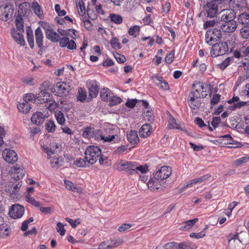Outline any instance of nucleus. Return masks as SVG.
I'll use <instances>...</instances> for the list:
<instances>
[{
	"label": "nucleus",
	"mask_w": 249,
	"mask_h": 249,
	"mask_svg": "<svg viewBox=\"0 0 249 249\" xmlns=\"http://www.w3.org/2000/svg\"><path fill=\"white\" fill-rule=\"evenodd\" d=\"M221 21L222 23H219L218 26L220 27L222 31L227 33H231L236 28V23L234 19L235 18V13L232 9H225L221 10L219 12ZM220 18V16H218Z\"/></svg>",
	"instance_id": "f257e3e1"
},
{
	"label": "nucleus",
	"mask_w": 249,
	"mask_h": 249,
	"mask_svg": "<svg viewBox=\"0 0 249 249\" xmlns=\"http://www.w3.org/2000/svg\"><path fill=\"white\" fill-rule=\"evenodd\" d=\"M101 150L99 146L95 145L88 146L85 151L87 159L92 165L94 164L101 156Z\"/></svg>",
	"instance_id": "f03ea898"
},
{
	"label": "nucleus",
	"mask_w": 249,
	"mask_h": 249,
	"mask_svg": "<svg viewBox=\"0 0 249 249\" xmlns=\"http://www.w3.org/2000/svg\"><path fill=\"white\" fill-rule=\"evenodd\" d=\"M113 168L119 171H126L130 174H134L133 168L135 167L134 161L125 160H118L113 165Z\"/></svg>",
	"instance_id": "7ed1b4c3"
},
{
	"label": "nucleus",
	"mask_w": 249,
	"mask_h": 249,
	"mask_svg": "<svg viewBox=\"0 0 249 249\" xmlns=\"http://www.w3.org/2000/svg\"><path fill=\"white\" fill-rule=\"evenodd\" d=\"M205 87L204 84L201 82L196 81L192 87V90L190 92L188 98L193 97V99L201 101V98L203 97V95L201 93L204 92Z\"/></svg>",
	"instance_id": "20e7f679"
},
{
	"label": "nucleus",
	"mask_w": 249,
	"mask_h": 249,
	"mask_svg": "<svg viewBox=\"0 0 249 249\" xmlns=\"http://www.w3.org/2000/svg\"><path fill=\"white\" fill-rule=\"evenodd\" d=\"M104 133L99 134L100 139L104 142H111L115 139L114 131L115 130L116 126L113 125L107 124L104 127Z\"/></svg>",
	"instance_id": "39448f33"
},
{
	"label": "nucleus",
	"mask_w": 249,
	"mask_h": 249,
	"mask_svg": "<svg viewBox=\"0 0 249 249\" xmlns=\"http://www.w3.org/2000/svg\"><path fill=\"white\" fill-rule=\"evenodd\" d=\"M228 51V47L226 42L215 43L212 46L211 55L215 57L225 54Z\"/></svg>",
	"instance_id": "423d86ee"
},
{
	"label": "nucleus",
	"mask_w": 249,
	"mask_h": 249,
	"mask_svg": "<svg viewBox=\"0 0 249 249\" xmlns=\"http://www.w3.org/2000/svg\"><path fill=\"white\" fill-rule=\"evenodd\" d=\"M87 86L89 90L87 101L89 102L97 96L99 92V86L98 83L95 80L88 81Z\"/></svg>",
	"instance_id": "0eeeda50"
},
{
	"label": "nucleus",
	"mask_w": 249,
	"mask_h": 249,
	"mask_svg": "<svg viewBox=\"0 0 249 249\" xmlns=\"http://www.w3.org/2000/svg\"><path fill=\"white\" fill-rule=\"evenodd\" d=\"M221 31L220 30H209L207 31L205 35L206 42L211 45L215 40L219 39L221 37Z\"/></svg>",
	"instance_id": "6e6552de"
},
{
	"label": "nucleus",
	"mask_w": 249,
	"mask_h": 249,
	"mask_svg": "<svg viewBox=\"0 0 249 249\" xmlns=\"http://www.w3.org/2000/svg\"><path fill=\"white\" fill-rule=\"evenodd\" d=\"M24 213V208L19 204L13 205L9 211V214L10 217L14 218H21Z\"/></svg>",
	"instance_id": "1a4fd4ad"
},
{
	"label": "nucleus",
	"mask_w": 249,
	"mask_h": 249,
	"mask_svg": "<svg viewBox=\"0 0 249 249\" xmlns=\"http://www.w3.org/2000/svg\"><path fill=\"white\" fill-rule=\"evenodd\" d=\"M13 8L11 5L4 4L0 6V18L4 21H7L9 18V16L13 13Z\"/></svg>",
	"instance_id": "9d476101"
},
{
	"label": "nucleus",
	"mask_w": 249,
	"mask_h": 249,
	"mask_svg": "<svg viewBox=\"0 0 249 249\" xmlns=\"http://www.w3.org/2000/svg\"><path fill=\"white\" fill-rule=\"evenodd\" d=\"M4 160L10 163H14L18 160V155L14 150L5 149L2 152Z\"/></svg>",
	"instance_id": "9b49d317"
},
{
	"label": "nucleus",
	"mask_w": 249,
	"mask_h": 249,
	"mask_svg": "<svg viewBox=\"0 0 249 249\" xmlns=\"http://www.w3.org/2000/svg\"><path fill=\"white\" fill-rule=\"evenodd\" d=\"M172 173V169L168 166H163L160 168L154 174L157 178H160V180L167 178Z\"/></svg>",
	"instance_id": "f8f14e48"
},
{
	"label": "nucleus",
	"mask_w": 249,
	"mask_h": 249,
	"mask_svg": "<svg viewBox=\"0 0 249 249\" xmlns=\"http://www.w3.org/2000/svg\"><path fill=\"white\" fill-rule=\"evenodd\" d=\"M205 9L208 17H214L219 11L216 1H211L207 3Z\"/></svg>",
	"instance_id": "ddd939ff"
},
{
	"label": "nucleus",
	"mask_w": 249,
	"mask_h": 249,
	"mask_svg": "<svg viewBox=\"0 0 249 249\" xmlns=\"http://www.w3.org/2000/svg\"><path fill=\"white\" fill-rule=\"evenodd\" d=\"M54 89L58 96H62L71 90V87L65 82H58L55 86Z\"/></svg>",
	"instance_id": "4468645a"
},
{
	"label": "nucleus",
	"mask_w": 249,
	"mask_h": 249,
	"mask_svg": "<svg viewBox=\"0 0 249 249\" xmlns=\"http://www.w3.org/2000/svg\"><path fill=\"white\" fill-rule=\"evenodd\" d=\"M11 177L14 180H17L23 178L25 174V170L23 167L17 165L11 168Z\"/></svg>",
	"instance_id": "2eb2a0df"
},
{
	"label": "nucleus",
	"mask_w": 249,
	"mask_h": 249,
	"mask_svg": "<svg viewBox=\"0 0 249 249\" xmlns=\"http://www.w3.org/2000/svg\"><path fill=\"white\" fill-rule=\"evenodd\" d=\"M160 179L157 178L154 174V177L149 179L147 183V185L149 189L152 191L159 190L161 186Z\"/></svg>",
	"instance_id": "dca6fc26"
},
{
	"label": "nucleus",
	"mask_w": 249,
	"mask_h": 249,
	"mask_svg": "<svg viewBox=\"0 0 249 249\" xmlns=\"http://www.w3.org/2000/svg\"><path fill=\"white\" fill-rule=\"evenodd\" d=\"M45 103V107L51 111H54L58 107V104L53 100L50 95V97L41 98L40 104Z\"/></svg>",
	"instance_id": "f3484780"
},
{
	"label": "nucleus",
	"mask_w": 249,
	"mask_h": 249,
	"mask_svg": "<svg viewBox=\"0 0 249 249\" xmlns=\"http://www.w3.org/2000/svg\"><path fill=\"white\" fill-rule=\"evenodd\" d=\"M59 45L61 47H66L69 50H74L76 48L75 42L73 40H71L67 37H63L59 38Z\"/></svg>",
	"instance_id": "a211bd4d"
},
{
	"label": "nucleus",
	"mask_w": 249,
	"mask_h": 249,
	"mask_svg": "<svg viewBox=\"0 0 249 249\" xmlns=\"http://www.w3.org/2000/svg\"><path fill=\"white\" fill-rule=\"evenodd\" d=\"M21 185V183L20 182L16 183H12V184L11 183H9L5 185L4 189L5 192H7L10 195H16L18 193Z\"/></svg>",
	"instance_id": "6ab92c4d"
},
{
	"label": "nucleus",
	"mask_w": 249,
	"mask_h": 249,
	"mask_svg": "<svg viewBox=\"0 0 249 249\" xmlns=\"http://www.w3.org/2000/svg\"><path fill=\"white\" fill-rule=\"evenodd\" d=\"M23 33V32H20L19 31L16 30L15 28H13L11 31L13 38L17 42V43L23 46L25 44V42L22 35Z\"/></svg>",
	"instance_id": "aec40b11"
},
{
	"label": "nucleus",
	"mask_w": 249,
	"mask_h": 249,
	"mask_svg": "<svg viewBox=\"0 0 249 249\" xmlns=\"http://www.w3.org/2000/svg\"><path fill=\"white\" fill-rule=\"evenodd\" d=\"M46 117H47V115H44L40 112H36L32 115L31 121L35 124L40 125L43 123Z\"/></svg>",
	"instance_id": "412c9836"
},
{
	"label": "nucleus",
	"mask_w": 249,
	"mask_h": 249,
	"mask_svg": "<svg viewBox=\"0 0 249 249\" xmlns=\"http://www.w3.org/2000/svg\"><path fill=\"white\" fill-rule=\"evenodd\" d=\"M18 15L22 17L29 14L30 12V4L27 2H22L21 3L18 8Z\"/></svg>",
	"instance_id": "4be33fe9"
},
{
	"label": "nucleus",
	"mask_w": 249,
	"mask_h": 249,
	"mask_svg": "<svg viewBox=\"0 0 249 249\" xmlns=\"http://www.w3.org/2000/svg\"><path fill=\"white\" fill-rule=\"evenodd\" d=\"M151 79L155 83L156 85L163 90H167L169 89L167 82L163 80V78L159 76H154L151 77Z\"/></svg>",
	"instance_id": "5701e85b"
},
{
	"label": "nucleus",
	"mask_w": 249,
	"mask_h": 249,
	"mask_svg": "<svg viewBox=\"0 0 249 249\" xmlns=\"http://www.w3.org/2000/svg\"><path fill=\"white\" fill-rule=\"evenodd\" d=\"M50 146V147H48L47 145L42 146L43 150L47 154L48 156H51L55 151L60 149V145L55 142H52Z\"/></svg>",
	"instance_id": "b1692460"
},
{
	"label": "nucleus",
	"mask_w": 249,
	"mask_h": 249,
	"mask_svg": "<svg viewBox=\"0 0 249 249\" xmlns=\"http://www.w3.org/2000/svg\"><path fill=\"white\" fill-rule=\"evenodd\" d=\"M36 41L37 46L41 48L43 45V34L41 29L38 27L35 30Z\"/></svg>",
	"instance_id": "393cba45"
},
{
	"label": "nucleus",
	"mask_w": 249,
	"mask_h": 249,
	"mask_svg": "<svg viewBox=\"0 0 249 249\" xmlns=\"http://www.w3.org/2000/svg\"><path fill=\"white\" fill-rule=\"evenodd\" d=\"M152 129L151 126L148 124L142 125L139 130L140 136L143 138L147 137L151 134Z\"/></svg>",
	"instance_id": "a878e982"
},
{
	"label": "nucleus",
	"mask_w": 249,
	"mask_h": 249,
	"mask_svg": "<svg viewBox=\"0 0 249 249\" xmlns=\"http://www.w3.org/2000/svg\"><path fill=\"white\" fill-rule=\"evenodd\" d=\"M9 234V230L5 224L3 217L0 216V237H4Z\"/></svg>",
	"instance_id": "bb28decb"
},
{
	"label": "nucleus",
	"mask_w": 249,
	"mask_h": 249,
	"mask_svg": "<svg viewBox=\"0 0 249 249\" xmlns=\"http://www.w3.org/2000/svg\"><path fill=\"white\" fill-rule=\"evenodd\" d=\"M76 6L78 14L81 18L86 17L85 15L86 9L82 0H76Z\"/></svg>",
	"instance_id": "cd10ccee"
},
{
	"label": "nucleus",
	"mask_w": 249,
	"mask_h": 249,
	"mask_svg": "<svg viewBox=\"0 0 249 249\" xmlns=\"http://www.w3.org/2000/svg\"><path fill=\"white\" fill-rule=\"evenodd\" d=\"M128 141L132 144H136L139 141L137 132L135 130H130L127 133Z\"/></svg>",
	"instance_id": "c85d7f7f"
},
{
	"label": "nucleus",
	"mask_w": 249,
	"mask_h": 249,
	"mask_svg": "<svg viewBox=\"0 0 249 249\" xmlns=\"http://www.w3.org/2000/svg\"><path fill=\"white\" fill-rule=\"evenodd\" d=\"M31 7L34 14L39 18L42 19L43 18V10L38 2L36 1H33Z\"/></svg>",
	"instance_id": "c756f323"
},
{
	"label": "nucleus",
	"mask_w": 249,
	"mask_h": 249,
	"mask_svg": "<svg viewBox=\"0 0 249 249\" xmlns=\"http://www.w3.org/2000/svg\"><path fill=\"white\" fill-rule=\"evenodd\" d=\"M41 98L39 97L38 94L32 93L26 94L24 97V102L29 103V102L34 101L36 104H40Z\"/></svg>",
	"instance_id": "7c9ffc66"
},
{
	"label": "nucleus",
	"mask_w": 249,
	"mask_h": 249,
	"mask_svg": "<svg viewBox=\"0 0 249 249\" xmlns=\"http://www.w3.org/2000/svg\"><path fill=\"white\" fill-rule=\"evenodd\" d=\"M198 220L197 218L187 220L183 223V225L179 228V230L184 231H189L193 228Z\"/></svg>",
	"instance_id": "2f4dec72"
},
{
	"label": "nucleus",
	"mask_w": 249,
	"mask_h": 249,
	"mask_svg": "<svg viewBox=\"0 0 249 249\" xmlns=\"http://www.w3.org/2000/svg\"><path fill=\"white\" fill-rule=\"evenodd\" d=\"M64 183L66 188L73 192H76L79 194L82 193V189L81 187H77L71 181L65 180Z\"/></svg>",
	"instance_id": "473e14b6"
},
{
	"label": "nucleus",
	"mask_w": 249,
	"mask_h": 249,
	"mask_svg": "<svg viewBox=\"0 0 249 249\" xmlns=\"http://www.w3.org/2000/svg\"><path fill=\"white\" fill-rule=\"evenodd\" d=\"M168 127L171 129H177L181 131H185V128L180 126L179 124L177 123L176 119L172 116L169 117Z\"/></svg>",
	"instance_id": "72a5a7b5"
},
{
	"label": "nucleus",
	"mask_w": 249,
	"mask_h": 249,
	"mask_svg": "<svg viewBox=\"0 0 249 249\" xmlns=\"http://www.w3.org/2000/svg\"><path fill=\"white\" fill-rule=\"evenodd\" d=\"M50 164L52 167L56 168L62 166L63 163L62 158L61 157L54 156L49 158Z\"/></svg>",
	"instance_id": "f704fd0d"
},
{
	"label": "nucleus",
	"mask_w": 249,
	"mask_h": 249,
	"mask_svg": "<svg viewBox=\"0 0 249 249\" xmlns=\"http://www.w3.org/2000/svg\"><path fill=\"white\" fill-rule=\"evenodd\" d=\"M74 164L79 167H86L91 165L89 161L87 159L85 155L84 158H80L77 159L74 161Z\"/></svg>",
	"instance_id": "c9c22d12"
},
{
	"label": "nucleus",
	"mask_w": 249,
	"mask_h": 249,
	"mask_svg": "<svg viewBox=\"0 0 249 249\" xmlns=\"http://www.w3.org/2000/svg\"><path fill=\"white\" fill-rule=\"evenodd\" d=\"M46 37L50 40L53 42H57L59 41L60 36L56 32L54 31L53 29L51 31H48L46 33Z\"/></svg>",
	"instance_id": "e433bc0d"
},
{
	"label": "nucleus",
	"mask_w": 249,
	"mask_h": 249,
	"mask_svg": "<svg viewBox=\"0 0 249 249\" xmlns=\"http://www.w3.org/2000/svg\"><path fill=\"white\" fill-rule=\"evenodd\" d=\"M113 93L111 90L107 88H104L100 91V97L103 100L108 101L112 97Z\"/></svg>",
	"instance_id": "4c0bfd02"
},
{
	"label": "nucleus",
	"mask_w": 249,
	"mask_h": 249,
	"mask_svg": "<svg viewBox=\"0 0 249 249\" xmlns=\"http://www.w3.org/2000/svg\"><path fill=\"white\" fill-rule=\"evenodd\" d=\"M18 108L19 112L25 114L30 111L31 108V106L29 103L23 102L18 105Z\"/></svg>",
	"instance_id": "58836bf2"
},
{
	"label": "nucleus",
	"mask_w": 249,
	"mask_h": 249,
	"mask_svg": "<svg viewBox=\"0 0 249 249\" xmlns=\"http://www.w3.org/2000/svg\"><path fill=\"white\" fill-rule=\"evenodd\" d=\"M15 23L17 29L16 30L20 32H24V22L23 17L20 16H18L15 20Z\"/></svg>",
	"instance_id": "ea45409f"
},
{
	"label": "nucleus",
	"mask_w": 249,
	"mask_h": 249,
	"mask_svg": "<svg viewBox=\"0 0 249 249\" xmlns=\"http://www.w3.org/2000/svg\"><path fill=\"white\" fill-rule=\"evenodd\" d=\"M27 39L29 45L31 48L34 47V37L32 30L28 27L26 29Z\"/></svg>",
	"instance_id": "a19ab883"
},
{
	"label": "nucleus",
	"mask_w": 249,
	"mask_h": 249,
	"mask_svg": "<svg viewBox=\"0 0 249 249\" xmlns=\"http://www.w3.org/2000/svg\"><path fill=\"white\" fill-rule=\"evenodd\" d=\"M238 22L245 27L249 25V15L247 13H243L239 15L238 18Z\"/></svg>",
	"instance_id": "79ce46f5"
},
{
	"label": "nucleus",
	"mask_w": 249,
	"mask_h": 249,
	"mask_svg": "<svg viewBox=\"0 0 249 249\" xmlns=\"http://www.w3.org/2000/svg\"><path fill=\"white\" fill-rule=\"evenodd\" d=\"M192 97L191 98L188 99V103L189 106L192 110H196L198 109L201 105V101L194 100Z\"/></svg>",
	"instance_id": "37998d69"
},
{
	"label": "nucleus",
	"mask_w": 249,
	"mask_h": 249,
	"mask_svg": "<svg viewBox=\"0 0 249 249\" xmlns=\"http://www.w3.org/2000/svg\"><path fill=\"white\" fill-rule=\"evenodd\" d=\"M231 105L229 108L231 110H235L236 108H240L245 105H249V102H235L229 103Z\"/></svg>",
	"instance_id": "c03bdc74"
},
{
	"label": "nucleus",
	"mask_w": 249,
	"mask_h": 249,
	"mask_svg": "<svg viewBox=\"0 0 249 249\" xmlns=\"http://www.w3.org/2000/svg\"><path fill=\"white\" fill-rule=\"evenodd\" d=\"M47 85V83L46 82L43 83L39 88L40 93L38 94V95L40 98L41 97H50V93L47 91L46 86Z\"/></svg>",
	"instance_id": "a18cd8bd"
},
{
	"label": "nucleus",
	"mask_w": 249,
	"mask_h": 249,
	"mask_svg": "<svg viewBox=\"0 0 249 249\" xmlns=\"http://www.w3.org/2000/svg\"><path fill=\"white\" fill-rule=\"evenodd\" d=\"M109 17L111 21L116 24H120L123 22L122 17L118 14H111Z\"/></svg>",
	"instance_id": "49530a36"
},
{
	"label": "nucleus",
	"mask_w": 249,
	"mask_h": 249,
	"mask_svg": "<svg viewBox=\"0 0 249 249\" xmlns=\"http://www.w3.org/2000/svg\"><path fill=\"white\" fill-rule=\"evenodd\" d=\"M135 167L133 168L134 174L137 173L138 171L140 172L142 174L146 173L148 169L147 166L143 165H138V164L134 162Z\"/></svg>",
	"instance_id": "de8ad7c7"
},
{
	"label": "nucleus",
	"mask_w": 249,
	"mask_h": 249,
	"mask_svg": "<svg viewBox=\"0 0 249 249\" xmlns=\"http://www.w3.org/2000/svg\"><path fill=\"white\" fill-rule=\"evenodd\" d=\"M25 200L29 203L32 204L36 207H39L40 203L39 201H36L34 197L31 196V195H25Z\"/></svg>",
	"instance_id": "09e8293b"
},
{
	"label": "nucleus",
	"mask_w": 249,
	"mask_h": 249,
	"mask_svg": "<svg viewBox=\"0 0 249 249\" xmlns=\"http://www.w3.org/2000/svg\"><path fill=\"white\" fill-rule=\"evenodd\" d=\"M178 249H196V246L190 242H183L179 243Z\"/></svg>",
	"instance_id": "8fccbe9b"
},
{
	"label": "nucleus",
	"mask_w": 249,
	"mask_h": 249,
	"mask_svg": "<svg viewBox=\"0 0 249 249\" xmlns=\"http://www.w3.org/2000/svg\"><path fill=\"white\" fill-rule=\"evenodd\" d=\"M87 92L85 89L83 88H79L78 89V95L77 96L78 100L82 102L87 100Z\"/></svg>",
	"instance_id": "3c124183"
},
{
	"label": "nucleus",
	"mask_w": 249,
	"mask_h": 249,
	"mask_svg": "<svg viewBox=\"0 0 249 249\" xmlns=\"http://www.w3.org/2000/svg\"><path fill=\"white\" fill-rule=\"evenodd\" d=\"M124 242L123 238H117L111 240L110 241V246L111 249L116 248L121 245Z\"/></svg>",
	"instance_id": "603ef678"
},
{
	"label": "nucleus",
	"mask_w": 249,
	"mask_h": 249,
	"mask_svg": "<svg viewBox=\"0 0 249 249\" xmlns=\"http://www.w3.org/2000/svg\"><path fill=\"white\" fill-rule=\"evenodd\" d=\"M55 117L57 123L61 125L64 124L65 122V119L64 118L63 113L61 111H59L57 112H56L55 113Z\"/></svg>",
	"instance_id": "864d4df0"
},
{
	"label": "nucleus",
	"mask_w": 249,
	"mask_h": 249,
	"mask_svg": "<svg viewBox=\"0 0 249 249\" xmlns=\"http://www.w3.org/2000/svg\"><path fill=\"white\" fill-rule=\"evenodd\" d=\"M109 105L110 106H114L122 102V99L117 96L112 95V97L109 99Z\"/></svg>",
	"instance_id": "5fc2aeb1"
},
{
	"label": "nucleus",
	"mask_w": 249,
	"mask_h": 249,
	"mask_svg": "<svg viewBox=\"0 0 249 249\" xmlns=\"http://www.w3.org/2000/svg\"><path fill=\"white\" fill-rule=\"evenodd\" d=\"M110 44L112 48L115 50L120 49L121 45L119 42V40L116 37H112L110 40Z\"/></svg>",
	"instance_id": "6e6d98bb"
},
{
	"label": "nucleus",
	"mask_w": 249,
	"mask_h": 249,
	"mask_svg": "<svg viewBox=\"0 0 249 249\" xmlns=\"http://www.w3.org/2000/svg\"><path fill=\"white\" fill-rule=\"evenodd\" d=\"M232 4L234 7L243 8L246 6V0H232Z\"/></svg>",
	"instance_id": "4d7b16f0"
},
{
	"label": "nucleus",
	"mask_w": 249,
	"mask_h": 249,
	"mask_svg": "<svg viewBox=\"0 0 249 249\" xmlns=\"http://www.w3.org/2000/svg\"><path fill=\"white\" fill-rule=\"evenodd\" d=\"M56 125L53 121L50 120L46 124V129L49 132H53L55 131Z\"/></svg>",
	"instance_id": "13d9d810"
},
{
	"label": "nucleus",
	"mask_w": 249,
	"mask_h": 249,
	"mask_svg": "<svg viewBox=\"0 0 249 249\" xmlns=\"http://www.w3.org/2000/svg\"><path fill=\"white\" fill-rule=\"evenodd\" d=\"M140 27L138 25H134L130 28L128 31V34L130 36L136 37L137 34L140 32Z\"/></svg>",
	"instance_id": "bf43d9fd"
},
{
	"label": "nucleus",
	"mask_w": 249,
	"mask_h": 249,
	"mask_svg": "<svg viewBox=\"0 0 249 249\" xmlns=\"http://www.w3.org/2000/svg\"><path fill=\"white\" fill-rule=\"evenodd\" d=\"M232 61L233 58H227L219 65L220 69L221 70H224L226 67H227L230 65V63Z\"/></svg>",
	"instance_id": "052dcab7"
},
{
	"label": "nucleus",
	"mask_w": 249,
	"mask_h": 249,
	"mask_svg": "<svg viewBox=\"0 0 249 249\" xmlns=\"http://www.w3.org/2000/svg\"><path fill=\"white\" fill-rule=\"evenodd\" d=\"M229 246L231 245L232 241L235 242V240H238L239 242H242L238 238V233H231L228 235V237Z\"/></svg>",
	"instance_id": "680f3d73"
},
{
	"label": "nucleus",
	"mask_w": 249,
	"mask_h": 249,
	"mask_svg": "<svg viewBox=\"0 0 249 249\" xmlns=\"http://www.w3.org/2000/svg\"><path fill=\"white\" fill-rule=\"evenodd\" d=\"M65 225L60 222H58L56 225V231L59 233L61 236H64L66 233V230L64 229Z\"/></svg>",
	"instance_id": "e2e57ef3"
},
{
	"label": "nucleus",
	"mask_w": 249,
	"mask_h": 249,
	"mask_svg": "<svg viewBox=\"0 0 249 249\" xmlns=\"http://www.w3.org/2000/svg\"><path fill=\"white\" fill-rule=\"evenodd\" d=\"M174 55L175 51L174 50L170 51L165 58V62L168 64H171L174 59Z\"/></svg>",
	"instance_id": "0e129e2a"
},
{
	"label": "nucleus",
	"mask_w": 249,
	"mask_h": 249,
	"mask_svg": "<svg viewBox=\"0 0 249 249\" xmlns=\"http://www.w3.org/2000/svg\"><path fill=\"white\" fill-rule=\"evenodd\" d=\"M66 220L69 222L71 226L74 228H75L78 225L80 224L81 223V220L80 218H77L76 220H72L70 218H66Z\"/></svg>",
	"instance_id": "69168bd1"
},
{
	"label": "nucleus",
	"mask_w": 249,
	"mask_h": 249,
	"mask_svg": "<svg viewBox=\"0 0 249 249\" xmlns=\"http://www.w3.org/2000/svg\"><path fill=\"white\" fill-rule=\"evenodd\" d=\"M249 160V158L247 157H242L234 161V164L237 166L242 165L244 163L247 162Z\"/></svg>",
	"instance_id": "338daca9"
},
{
	"label": "nucleus",
	"mask_w": 249,
	"mask_h": 249,
	"mask_svg": "<svg viewBox=\"0 0 249 249\" xmlns=\"http://www.w3.org/2000/svg\"><path fill=\"white\" fill-rule=\"evenodd\" d=\"M179 243L175 242H172L166 243L165 245L166 249H178Z\"/></svg>",
	"instance_id": "774afa93"
}]
</instances>
